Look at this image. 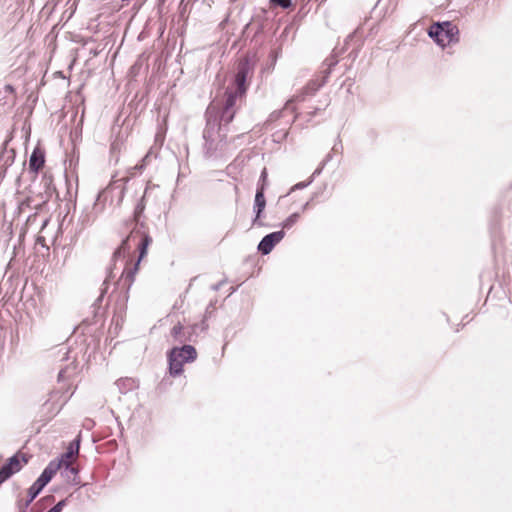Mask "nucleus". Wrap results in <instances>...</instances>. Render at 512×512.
Here are the masks:
<instances>
[{
	"mask_svg": "<svg viewBox=\"0 0 512 512\" xmlns=\"http://www.w3.org/2000/svg\"><path fill=\"white\" fill-rule=\"evenodd\" d=\"M252 67L250 62L245 59L239 62L237 72L234 79V87H228L224 94L221 105L216 104L221 111V120L231 123L235 117L237 109L241 105L246 96L247 77L251 73Z\"/></svg>",
	"mask_w": 512,
	"mask_h": 512,
	"instance_id": "1",
	"label": "nucleus"
},
{
	"mask_svg": "<svg viewBox=\"0 0 512 512\" xmlns=\"http://www.w3.org/2000/svg\"><path fill=\"white\" fill-rule=\"evenodd\" d=\"M228 124L221 120V111L216 103H211L206 110V127L203 132L204 151L207 157L225 152Z\"/></svg>",
	"mask_w": 512,
	"mask_h": 512,
	"instance_id": "2",
	"label": "nucleus"
},
{
	"mask_svg": "<svg viewBox=\"0 0 512 512\" xmlns=\"http://www.w3.org/2000/svg\"><path fill=\"white\" fill-rule=\"evenodd\" d=\"M152 243V238L141 228L134 229L129 236H127L121 245L115 250L113 257L120 258L131 249L132 245H136L139 250V257L133 269L129 270L126 275V280L130 283L133 281L134 274L138 270L140 261L146 256L149 245Z\"/></svg>",
	"mask_w": 512,
	"mask_h": 512,
	"instance_id": "3",
	"label": "nucleus"
},
{
	"mask_svg": "<svg viewBox=\"0 0 512 512\" xmlns=\"http://www.w3.org/2000/svg\"><path fill=\"white\" fill-rule=\"evenodd\" d=\"M428 35L442 48L459 41V29L449 21L432 24L428 29Z\"/></svg>",
	"mask_w": 512,
	"mask_h": 512,
	"instance_id": "4",
	"label": "nucleus"
},
{
	"mask_svg": "<svg viewBox=\"0 0 512 512\" xmlns=\"http://www.w3.org/2000/svg\"><path fill=\"white\" fill-rule=\"evenodd\" d=\"M60 469V464L51 461L42 471L37 480L28 489V498L24 503L27 508L32 501L41 493L43 488L51 481L56 472Z\"/></svg>",
	"mask_w": 512,
	"mask_h": 512,
	"instance_id": "5",
	"label": "nucleus"
},
{
	"mask_svg": "<svg viewBox=\"0 0 512 512\" xmlns=\"http://www.w3.org/2000/svg\"><path fill=\"white\" fill-rule=\"evenodd\" d=\"M180 352H186L185 360H195L197 357L196 349L191 345H183L182 347H174L168 353L169 373L171 376H179L183 372V365L177 355Z\"/></svg>",
	"mask_w": 512,
	"mask_h": 512,
	"instance_id": "6",
	"label": "nucleus"
},
{
	"mask_svg": "<svg viewBox=\"0 0 512 512\" xmlns=\"http://www.w3.org/2000/svg\"><path fill=\"white\" fill-rule=\"evenodd\" d=\"M326 81L327 78L324 76L321 80H311L299 94L295 95L286 102L284 110H291V112H295V107L292 106V104L295 102H303L306 96L314 95L326 83Z\"/></svg>",
	"mask_w": 512,
	"mask_h": 512,
	"instance_id": "7",
	"label": "nucleus"
},
{
	"mask_svg": "<svg viewBox=\"0 0 512 512\" xmlns=\"http://www.w3.org/2000/svg\"><path fill=\"white\" fill-rule=\"evenodd\" d=\"M283 230L275 231L265 235L258 244V251L263 255L269 254L273 248L284 238Z\"/></svg>",
	"mask_w": 512,
	"mask_h": 512,
	"instance_id": "8",
	"label": "nucleus"
},
{
	"mask_svg": "<svg viewBox=\"0 0 512 512\" xmlns=\"http://www.w3.org/2000/svg\"><path fill=\"white\" fill-rule=\"evenodd\" d=\"M22 468L18 455L10 457L0 469V485Z\"/></svg>",
	"mask_w": 512,
	"mask_h": 512,
	"instance_id": "9",
	"label": "nucleus"
},
{
	"mask_svg": "<svg viewBox=\"0 0 512 512\" xmlns=\"http://www.w3.org/2000/svg\"><path fill=\"white\" fill-rule=\"evenodd\" d=\"M265 191H264V185H257L256 194H255V200H254V213L255 218L253 220L254 225H261V222H259V218L261 217L265 207H266V199H265Z\"/></svg>",
	"mask_w": 512,
	"mask_h": 512,
	"instance_id": "10",
	"label": "nucleus"
},
{
	"mask_svg": "<svg viewBox=\"0 0 512 512\" xmlns=\"http://www.w3.org/2000/svg\"><path fill=\"white\" fill-rule=\"evenodd\" d=\"M198 328H201V330L207 329V324H206L205 320H203L200 325L196 324V325H193L192 327H190L191 332H189V335H191L192 332L195 333ZM171 335L173 336L175 341H178L180 343L185 342L187 340H189V341L191 340L190 336L186 337L184 328L180 323L176 324L172 328Z\"/></svg>",
	"mask_w": 512,
	"mask_h": 512,
	"instance_id": "11",
	"label": "nucleus"
},
{
	"mask_svg": "<svg viewBox=\"0 0 512 512\" xmlns=\"http://www.w3.org/2000/svg\"><path fill=\"white\" fill-rule=\"evenodd\" d=\"M44 163V152L39 148H35L29 159V169L35 173H38L39 170L44 166Z\"/></svg>",
	"mask_w": 512,
	"mask_h": 512,
	"instance_id": "12",
	"label": "nucleus"
},
{
	"mask_svg": "<svg viewBox=\"0 0 512 512\" xmlns=\"http://www.w3.org/2000/svg\"><path fill=\"white\" fill-rule=\"evenodd\" d=\"M44 204V202H38L36 203L34 199L27 197L26 199L22 200L18 205V215L19 217L24 216L26 212L30 210H38L41 208V206Z\"/></svg>",
	"mask_w": 512,
	"mask_h": 512,
	"instance_id": "13",
	"label": "nucleus"
},
{
	"mask_svg": "<svg viewBox=\"0 0 512 512\" xmlns=\"http://www.w3.org/2000/svg\"><path fill=\"white\" fill-rule=\"evenodd\" d=\"M116 387L118 388L121 394H125L129 391H132L137 387V383L133 378H121L115 382Z\"/></svg>",
	"mask_w": 512,
	"mask_h": 512,
	"instance_id": "14",
	"label": "nucleus"
},
{
	"mask_svg": "<svg viewBox=\"0 0 512 512\" xmlns=\"http://www.w3.org/2000/svg\"><path fill=\"white\" fill-rule=\"evenodd\" d=\"M338 54L336 53V50H333V54L329 57H327L323 62V76L328 79L332 67H334L338 63Z\"/></svg>",
	"mask_w": 512,
	"mask_h": 512,
	"instance_id": "15",
	"label": "nucleus"
},
{
	"mask_svg": "<svg viewBox=\"0 0 512 512\" xmlns=\"http://www.w3.org/2000/svg\"><path fill=\"white\" fill-rule=\"evenodd\" d=\"M148 188L145 189V192L139 202L136 204L135 210H134V219L138 223L140 220L141 215L143 214L146 204H145V197L147 195Z\"/></svg>",
	"mask_w": 512,
	"mask_h": 512,
	"instance_id": "16",
	"label": "nucleus"
},
{
	"mask_svg": "<svg viewBox=\"0 0 512 512\" xmlns=\"http://www.w3.org/2000/svg\"><path fill=\"white\" fill-rule=\"evenodd\" d=\"M299 218H300V213H298V212L292 213L289 217H287L281 223L282 230L284 231V229L292 228L296 224V222L299 220Z\"/></svg>",
	"mask_w": 512,
	"mask_h": 512,
	"instance_id": "17",
	"label": "nucleus"
},
{
	"mask_svg": "<svg viewBox=\"0 0 512 512\" xmlns=\"http://www.w3.org/2000/svg\"><path fill=\"white\" fill-rule=\"evenodd\" d=\"M76 455L74 452L67 450L65 453L61 455V458L59 460H54L55 463L60 464V468L63 466V464L71 463V459H73Z\"/></svg>",
	"mask_w": 512,
	"mask_h": 512,
	"instance_id": "18",
	"label": "nucleus"
},
{
	"mask_svg": "<svg viewBox=\"0 0 512 512\" xmlns=\"http://www.w3.org/2000/svg\"><path fill=\"white\" fill-rule=\"evenodd\" d=\"M270 4L273 6H278L283 9H288L292 6L291 0H270Z\"/></svg>",
	"mask_w": 512,
	"mask_h": 512,
	"instance_id": "19",
	"label": "nucleus"
},
{
	"mask_svg": "<svg viewBox=\"0 0 512 512\" xmlns=\"http://www.w3.org/2000/svg\"><path fill=\"white\" fill-rule=\"evenodd\" d=\"M67 499L60 500L55 506L50 508L47 512H61L66 506Z\"/></svg>",
	"mask_w": 512,
	"mask_h": 512,
	"instance_id": "20",
	"label": "nucleus"
},
{
	"mask_svg": "<svg viewBox=\"0 0 512 512\" xmlns=\"http://www.w3.org/2000/svg\"><path fill=\"white\" fill-rule=\"evenodd\" d=\"M282 114H283V110H276V111H273L268 119H267V123H270V122H274L276 120H278L279 118L282 117Z\"/></svg>",
	"mask_w": 512,
	"mask_h": 512,
	"instance_id": "21",
	"label": "nucleus"
},
{
	"mask_svg": "<svg viewBox=\"0 0 512 512\" xmlns=\"http://www.w3.org/2000/svg\"><path fill=\"white\" fill-rule=\"evenodd\" d=\"M79 446H80V440H79V439H76V440H74V441L70 444V446L68 447V449H67V450L72 451V452H74V454H75V455H77V454H78V452H79Z\"/></svg>",
	"mask_w": 512,
	"mask_h": 512,
	"instance_id": "22",
	"label": "nucleus"
},
{
	"mask_svg": "<svg viewBox=\"0 0 512 512\" xmlns=\"http://www.w3.org/2000/svg\"><path fill=\"white\" fill-rule=\"evenodd\" d=\"M79 446H80V440H79V439H76V440H74V441L70 444V446L68 447V449H67V450L72 451V452H74V454H75V455H77V454H78V452H79Z\"/></svg>",
	"mask_w": 512,
	"mask_h": 512,
	"instance_id": "23",
	"label": "nucleus"
},
{
	"mask_svg": "<svg viewBox=\"0 0 512 512\" xmlns=\"http://www.w3.org/2000/svg\"><path fill=\"white\" fill-rule=\"evenodd\" d=\"M79 446H80V440H79V439H76V440H74V441L70 444V446L68 447V449H67V450L72 451V452H74V454H75V455H77V454H78V452H79Z\"/></svg>",
	"mask_w": 512,
	"mask_h": 512,
	"instance_id": "24",
	"label": "nucleus"
},
{
	"mask_svg": "<svg viewBox=\"0 0 512 512\" xmlns=\"http://www.w3.org/2000/svg\"><path fill=\"white\" fill-rule=\"evenodd\" d=\"M312 182V179H310L309 181L307 182H299L297 184H295L291 189H290V192H293L295 190H298V189H303L305 187H307L308 185H310Z\"/></svg>",
	"mask_w": 512,
	"mask_h": 512,
	"instance_id": "25",
	"label": "nucleus"
},
{
	"mask_svg": "<svg viewBox=\"0 0 512 512\" xmlns=\"http://www.w3.org/2000/svg\"><path fill=\"white\" fill-rule=\"evenodd\" d=\"M62 467H65L66 472L71 474V475L75 476L78 473V469L75 468L74 466H72L71 463L63 464Z\"/></svg>",
	"mask_w": 512,
	"mask_h": 512,
	"instance_id": "26",
	"label": "nucleus"
},
{
	"mask_svg": "<svg viewBox=\"0 0 512 512\" xmlns=\"http://www.w3.org/2000/svg\"><path fill=\"white\" fill-rule=\"evenodd\" d=\"M266 183H267V170H266V168H264L261 172L260 179H259V182L257 185H264V187H265Z\"/></svg>",
	"mask_w": 512,
	"mask_h": 512,
	"instance_id": "27",
	"label": "nucleus"
},
{
	"mask_svg": "<svg viewBox=\"0 0 512 512\" xmlns=\"http://www.w3.org/2000/svg\"><path fill=\"white\" fill-rule=\"evenodd\" d=\"M179 354H180V355H177V357H178V359H180V361H181L182 363H189V362H193V361H194V360H185V358H186V356H187V355H186V352H180Z\"/></svg>",
	"mask_w": 512,
	"mask_h": 512,
	"instance_id": "28",
	"label": "nucleus"
},
{
	"mask_svg": "<svg viewBox=\"0 0 512 512\" xmlns=\"http://www.w3.org/2000/svg\"><path fill=\"white\" fill-rule=\"evenodd\" d=\"M118 187H120V196H119V200H118V204H120L124 198L125 188L121 185H119Z\"/></svg>",
	"mask_w": 512,
	"mask_h": 512,
	"instance_id": "29",
	"label": "nucleus"
},
{
	"mask_svg": "<svg viewBox=\"0 0 512 512\" xmlns=\"http://www.w3.org/2000/svg\"><path fill=\"white\" fill-rule=\"evenodd\" d=\"M149 157V155H146L143 159V164L141 165H136L133 169H138V170H142L144 168V162L146 161V159Z\"/></svg>",
	"mask_w": 512,
	"mask_h": 512,
	"instance_id": "30",
	"label": "nucleus"
},
{
	"mask_svg": "<svg viewBox=\"0 0 512 512\" xmlns=\"http://www.w3.org/2000/svg\"><path fill=\"white\" fill-rule=\"evenodd\" d=\"M318 111H319V109H318V108H316L313 112H309V113L307 114V117H308V118H307V121H310V120H311V118H312V117H313V116H314Z\"/></svg>",
	"mask_w": 512,
	"mask_h": 512,
	"instance_id": "31",
	"label": "nucleus"
},
{
	"mask_svg": "<svg viewBox=\"0 0 512 512\" xmlns=\"http://www.w3.org/2000/svg\"><path fill=\"white\" fill-rule=\"evenodd\" d=\"M36 216H37V213H36V212H35V213H33V214H29V215H27V217H26V218H27V219H26V221H27V222H30V221H31V219H32V218H33V219H35V218H36Z\"/></svg>",
	"mask_w": 512,
	"mask_h": 512,
	"instance_id": "32",
	"label": "nucleus"
},
{
	"mask_svg": "<svg viewBox=\"0 0 512 512\" xmlns=\"http://www.w3.org/2000/svg\"><path fill=\"white\" fill-rule=\"evenodd\" d=\"M221 285H222V282L217 283V284H214V285L212 286V289H213L214 291H218V290L220 289Z\"/></svg>",
	"mask_w": 512,
	"mask_h": 512,
	"instance_id": "33",
	"label": "nucleus"
},
{
	"mask_svg": "<svg viewBox=\"0 0 512 512\" xmlns=\"http://www.w3.org/2000/svg\"><path fill=\"white\" fill-rule=\"evenodd\" d=\"M5 90H6L7 92H10V93H12V92L14 91V89H13V87H12L11 85H6V86H5Z\"/></svg>",
	"mask_w": 512,
	"mask_h": 512,
	"instance_id": "34",
	"label": "nucleus"
},
{
	"mask_svg": "<svg viewBox=\"0 0 512 512\" xmlns=\"http://www.w3.org/2000/svg\"><path fill=\"white\" fill-rule=\"evenodd\" d=\"M321 170H322V168H318V169H316V170L313 172L312 177H314V176H316V175L320 174V173H321ZM311 179L313 180V178H311Z\"/></svg>",
	"mask_w": 512,
	"mask_h": 512,
	"instance_id": "35",
	"label": "nucleus"
},
{
	"mask_svg": "<svg viewBox=\"0 0 512 512\" xmlns=\"http://www.w3.org/2000/svg\"><path fill=\"white\" fill-rule=\"evenodd\" d=\"M310 206V202H306L303 206H302V211H306Z\"/></svg>",
	"mask_w": 512,
	"mask_h": 512,
	"instance_id": "36",
	"label": "nucleus"
},
{
	"mask_svg": "<svg viewBox=\"0 0 512 512\" xmlns=\"http://www.w3.org/2000/svg\"><path fill=\"white\" fill-rule=\"evenodd\" d=\"M10 153L13 154V150H10ZM10 159H13V155H9L5 163H7Z\"/></svg>",
	"mask_w": 512,
	"mask_h": 512,
	"instance_id": "37",
	"label": "nucleus"
},
{
	"mask_svg": "<svg viewBox=\"0 0 512 512\" xmlns=\"http://www.w3.org/2000/svg\"><path fill=\"white\" fill-rule=\"evenodd\" d=\"M58 377H59V378H62V377H64V371H63V370H61V371L59 372V375H58Z\"/></svg>",
	"mask_w": 512,
	"mask_h": 512,
	"instance_id": "38",
	"label": "nucleus"
},
{
	"mask_svg": "<svg viewBox=\"0 0 512 512\" xmlns=\"http://www.w3.org/2000/svg\"><path fill=\"white\" fill-rule=\"evenodd\" d=\"M338 149H339V146H337V144H335L334 147H333V150L334 151H338Z\"/></svg>",
	"mask_w": 512,
	"mask_h": 512,
	"instance_id": "39",
	"label": "nucleus"
},
{
	"mask_svg": "<svg viewBox=\"0 0 512 512\" xmlns=\"http://www.w3.org/2000/svg\"><path fill=\"white\" fill-rule=\"evenodd\" d=\"M330 158H331V155H328V156H327V158H326V160L323 162V165H324L328 160H330Z\"/></svg>",
	"mask_w": 512,
	"mask_h": 512,
	"instance_id": "40",
	"label": "nucleus"
},
{
	"mask_svg": "<svg viewBox=\"0 0 512 512\" xmlns=\"http://www.w3.org/2000/svg\"><path fill=\"white\" fill-rule=\"evenodd\" d=\"M299 116H300L299 114H296V115L294 116V121H296V120L299 118Z\"/></svg>",
	"mask_w": 512,
	"mask_h": 512,
	"instance_id": "41",
	"label": "nucleus"
},
{
	"mask_svg": "<svg viewBox=\"0 0 512 512\" xmlns=\"http://www.w3.org/2000/svg\"><path fill=\"white\" fill-rule=\"evenodd\" d=\"M120 181H121V180L114 181V183H113V187H116V184H117L118 182H120Z\"/></svg>",
	"mask_w": 512,
	"mask_h": 512,
	"instance_id": "42",
	"label": "nucleus"
},
{
	"mask_svg": "<svg viewBox=\"0 0 512 512\" xmlns=\"http://www.w3.org/2000/svg\"><path fill=\"white\" fill-rule=\"evenodd\" d=\"M352 37V35H348L346 42Z\"/></svg>",
	"mask_w": 512,
	"mask_h": 512,
	"instance_id": "43",
	"label": "nucleus"
}]
</instances>
